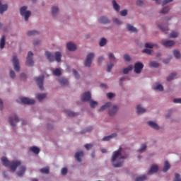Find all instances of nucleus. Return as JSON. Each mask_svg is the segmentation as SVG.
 <instances>
[{
    "mask_svg": "<svg viewBox=\"0 0 181 181\" xmlns=\"http://www.w3.org/2000/svg\"><path fill=\"white\" fill-rule=\"evenodd\" d=\"M61 173L62 175H63L64 176L67 175V168H64L62 169L61 170Z\"/></svg>",
    "mask_w": 181,
    "mask_h": 181,
    "instance_id": "nucleus-57",
    "label": "nucleus"
},
{
    "mask_svg": "<svg viewBox=\"0 0 181 181\" xmlns=\"http://www.w3.org/2000/svg\"><path fill=\"white\" fill-rule=\"evenodd\" d=\"M90 131H93L92 127H89L86 128L85 130L81 132V134H86V132H90Z\"/></svg>",
    "mask_w": 181,
    "mask_h": 181,
    "instance_id": "nucleus-49",
    "label": "nucleus"
},
{
    "mask_svg": "<svg viewBox=\"0 0 181 181\" xmlns=\"http://www.w3.org/2000/svg\"><path fill=\"white\" fill-rule=\"evenodd\" d=\"M170 2H173V0H164L163 1V6H165V5H168V4H170Z\"/></svg>",
    "mask_w": 181,
    "mask_h": 181,
    "instance_id": "nucleus-54",
    "label": "nucleus"
},
{
    "mask_svg": "<svg viewBox=\"0 0 181 181\" xmlns=\"http://www.w3.org/2000/svg\"><path fill=\"white\" fill-rule=\"evenodd\" d=\"M73 73L76 77V79L80 78V75L78 74V72H77V71H76L75 69L73 70Z\"/></svg>",
    "mask_w": 181,
    "mask_h": 181,
    "instance_id": "nucleus-58",
    "label": "nucleus"
},
{
    "mask_svg": "<svg viewBox=\"0 0 181 181\" xmlns=\"http://www.w3.org/2000/svg\"><path fill=\"white\" fill-rule=\"evenodd\" d=\"M84 156V152L78 151L75 153V159L77 162H81V158Z\"/></svg>",
    "mask_w": 181,
    "mask_h": 181,
    "instance_id": "nucleus-15",
    "label": "nucleus"
},
{
    "mask_svg": "<svg viewBox=\"0 0 181 181\" xmlns=\"http://www.w3.org/2000/svg\"><path fill=\"white\" fill-rule=\"evenodd\" d=\"M146 110L145 108L141 107V105H137L136 107V112L137 114H144V112H146Z\"/></svg>",
    "mask_w": 181,
    "mask_h": 181,
    "instance_id": "nucleus-25",
    "label": "nucleus"
},
{
    "mask_svg": "<svg viewBox=\"0 0 181 181\" xmlns=\"http://www.w3.org/2000/svg\"><path fill=\"white\" fill-rule=\"evenodd\" d=\"M134 69L132 65L129 66L127 68L123 69L124 74H128Z\"/></svg>",
    "mask_w": 181,
    "mask_h": 181,
    "instance_id": "nucleus-32",
    "label": "nucleus"
},
{
    "mask_svg": "<svg viewBox=\"0 0 181 181\" xmlns=\"http://www.w3.org/2000/svg\"><path fill=\"white\" fill-rule=\"evenodd\" d=\"M159 170V167L156 165H153L151 167L150 170L148 172L147 175H152L153 173H156L158 170Z\"/></svg>",
    "mask_w": 181,
    "mask_h": 181,
    "instance_id": "nucleus-16",
    "label": "nucleus"
},
{
    "mask_svg": "<svg viewBox=\"0 0 181 181\" xmlns=\"http://www.w3.org/2000/svg\"><path fill=\"white\" fill-rule=\"evenodd\" d=\"M153 88V90H158V91H163V86L159 83H156Z\"/></svg>",
    "mask_w": 181,
    "mask_h": 181,
    "instance_id": "nucleus-29",
    "label": "nucleus"
},
{
    "mask_svg": "<svg viewBox=\"0 0 181 181\" xmlns=\"http://www.w3.org/2000/svg\"><path fill=\"white\" fill-rule=\"evenodd\" d=\"M121 152H122V148L121 147L117 151L113 152L111 158L113 168H121L124 163V159L128 158V156H121Z\"/></svg>",
    "mask_w": 181,
    "mask_h": 181,
    "instance_id": "nucleus-1",
    "label": "nucleus"
},
{
    "mask_svg": "<svg viewBox=\"0 0 181 181\" xmlns=\"http://www.w3.org/2000/svg\"><path fill=\"white\" fill-rule=\"evenodd\" d=\"M25 170H26V167H25V166L21 167L20 169H19V171L17 173L18 176H19L20 177L23 176V175L25 174Z\"/></svg>",
    "mask_w": 181,
    "mask_h": 181,
    "instance_id": "nucleus-24",
    "label": "nucleus"
},
{
    "mask_svg": "<svg viewBox=\"0 0 181 181\" xmlns=\"http://www.w3.org/2000/svg\"><path fill=\"white\" fill-rule=\"evenodd\" d=\"M100 46H105L107 45V40L105 38H102L100 42H99Z\"/></svg>",
    "mask_w": 181,
    "mask_h": 181,
    "instance_id": "nucleus-45",
    "label": "nucleus"
},
{
    "mask_svg": "<svg viewBox=\"0 0 181 181\" xmlns=\"http://www.w3.org/2000/svg\"><path fill=\"white\" fill-rule=\"evenodd\" d=\"M147 123L151 128H153L154 129H159V125H158L155 122L148 121Z\"/></svg>",
    "mask_w": 181,
    "mask_h": 181,
    "instance_id": "nucleus-21",
    "label": "nucleus"
},
{
    "mask_svg": "<svg viewBox=\"0 0 181 181\" xmlns=\"http://www.w3.org/2000/svg\"><path fill=\"white\" fill-rule=\"evenodd\" d=\"M146 149V144H142L140 149L139 150V152H142L143 151H145Z\"/></svg>",
    "mask_w": 181,
    "mask_h": 181,
    "instance_id": "nucleus-59",
    "label": "nucleus"
},
{
    "mask_svg": "<svg viewBox=\"0 0 181 181\" xmlns=\"http://www.w3.org/2000/svg\"><path fill=\"white\" fill-rule=\"evenodd\" d=\"M159 28L162 32H164V33H168V31L169 30L168 27H164L163 25H159Z\"/></svg>",
    "mask_w": 181,
    "mask_h": 181,
    "instance_id": "nucleus-42",
    "label": "nucleus"
},
{
    "mask_svg": "<svg viewBox=\"0 0 181 181\" xmlns=\"http://www.w3.org/2000/svg\"><path fill=\"white\" fill-rule=\"evenodd\" d=\"M153 50L151 49H143V53H146V54H152Z\"/></svg>",
    "mask_w": 181,
    "mask_h": 181,
    "instance_id": "nucleus-52",
    "label": "nucleus"
},
{
    "mask_svg": "<svg viewBox=\"0 0 181 181\" xmlns=\"http://www.w3.org/2000/svg\"><path fill=\"white\" fill-rule=\"evenodd\" d=\"M16 76V75L15 74V71H10V77H11V78H15Z\"/></svg>",
    "mask_w": 181,
    "mask_h": 181,
    "instance_id": "nucleus-62",
    "label": "nucleus"
},
{
    "mask_svg": "<svg viewBox=\"0 0 181 181\" xmlns=\"http://www.w3.org/2000/svg\"><path fill=\"white\" fill-rule=\"evenodd\" d=\"M35 81L37 83V85L38 86L39 88L41 91H43V81H45V76L42 75L41 76L36 77Z\"/></svg>",
    "mask_w": 181,
    "mask_h": 181,
    "instance_id": "nucleus-9",
    "label": "nucleus"
},
{
    "mask_svg": "<svg viewBox=\"0 0 181 181\" xmlns=\"http://www.w3.org/2000/svg\"><path fill=\"white\" fill-rule=\"evenodd\" d=\"M170 8H169V6L164 7L160 12V13H168L169 12Z\"/></svg>",
    "mask_w": 181,
    "mask_h": 181,
    "instance_id": "nucleus-46",
    "label": "nucleus"
},
{
    "mask_svg": "<svg viewBox=\"0 0 181 181\" xmlns=\"http://www.w3.org/2000/svg\"><path fill=\"white\" fill-rule=\"evenodd\" d=\"M4 47H5V35H3L0 41V48L4 49Z\"/></svg>",
    "mask_w": 181,
    "mask_h": 181,
    "instance_id": "nucleus-36",
    "label": "nucleus"
},
{
    "mask_svg": "<svg viewBox=\"0 0 181 181\" xmlns=\"http://www.w3.org/2000/svg\"><path fill=\"white\" fill-rule=\"evenodd\" d=\"M66 114L68 117H76V113L71 112V111H67Z\"/></svg>",
    "mask_w": 181,
    "mask_h": 181,
    "instance_id": "nucleus-55",
    "label": "nucleus"
},
{
    "mask_svg": "<svg viewBox=\"0 0 181 181\" xmlns=\"http://www.w3.org/2000/svg\"><path fill=\"white\" fill-rule=\"evenodd\" d=\"M115 136H117V133H113L109 136H104L103 139H102V141H110V139H112V138H115Z\"/></svg>",
    "mask_w": 181,
    "mask_h": 181,
    "instance_id": "nucleus-22",
    "label": "nucleus"
},
{
    "mask_svg": "<svg viewBox=\"0 0 181 181\" xmlns=\"http://www.w3.org/2000/svg\"><path fill=\"white\" fill-rule=\"evenodd\" d=\"M161 44L163 45V46H165V47H172V46H175V41L162 40Z\"/></svg>",
    "mask_w": 181,
    "mask_h": 181,
    "instance_id": "nucleus-13",
    "label": "nucleus"
},
{
    "mask_svg": "<svg viewBox=\"0 0 181 181\" xmlns=\"http://www.w3.org/2000/svg\"><path fill=\"white\" fill-rule=\"evenodd\" d=\"M108 57L110 62L107 64V72L110 73L112 67H114V64L112 63H117V58H115V56L112 53H109Z\"/></svg>",
    "mask_w": 181,
    "mask_h": 181,
    "instance_id": "nucleus-5",
    "label": "nucleus"
},
{
    "mask_svg": "<svg viewBox=\"0 0 181 181\" xmlns=\"http://www.w3.org/2000/svg\"><path fill=\"white\" fill-rule=\"evenodd\" d=\"M170 169V164H169L168 161H165L164 163V168H163V172H168Z\"/></svg>",
    "mask_w": 181,
    "mask_h": 181,
    "instance_id": "nucleus-26",
    "label": "nucleus"
},
{
    "mask_svg": "<svg viewBox=\"0 0 181 181\" xmlns=\"http://www.w3.org/2000/svg\"><path fill=\"white\" fill-rule=\"evenodd\" d=\"M27 66H29V67H32L33 66V52H29L27 56V61H26Z\"/></svg>",
    "mask_w": 181,
    "mask_h": 181,
    "instance_id": "nucleus-10",
    "label": "nucleus"
},
{
    "mask_svg": "<svg viewBox=\"0 0 181 181\" xmlns=\"http://www.w3.org/2000/svg\"><path fill=\"white\" fill-rule=\"evenodd\" d=\"M105 110H109L108 112L110 115H115L117 114V111H118V106L117 105H112L111 102H108L101 106L98 111H104Z\"/></svg>",
    "mask_w": 181,
    "mask_h": 181,
    "instance_id": "nucleus-2",
    "label": "nucleus"
},
{
    "mask_svg": "<svg viewBox=\"0 0 181 181\" xmlns=\"http://www.w3.org/2000/svg\"><path fill=\"white\" fill-rule=\"evenodd\" d=\"M146 179H148L146 175H141V176L136 177L135 181H145V180H146Z\"/></svg>",
    "mask_w": 181,
    "mask_h": 181,
    "instance_id": "nucleus-37",
    "label": "nucleus"
},
{
    "mask_svg": "<svg viewBox=\"0 0 181 181\" xmlns=\"http://www.w3.org/2000/svg\"><path fill=\"white\" fill-rule=\"evenodd\" d=\"M49 172V167H45L40 170L41 173H46L47 175H48Z\"/></svg>",
    "mask_w": 181,
    "mask_h": 181,
    "instance_id": "nucleus-44",
    "label": "nucleus"
},
{
    "mask_svg": "<svg viewBox=\"0 0 181 181\" xmlns=\"http://www.w3.org/2000/svg\"><path fill=\"white\" fill-rule=\"evenodd\" d=\"M55 60L58 62V63L62 62V53L60 52L55 53Z\"/></svg>",
    "mask_w": 181,
    "mask_h": 181,
    "instance_id": "nucleus-31",
    "label": "nucleus"
},
{
    "mask_svg": "<svg viewBox=\"0 0 181 181\" xmlns=\"http://www.w3.org/2000/svg\"><path fill=\"white\" fill-rule=\"evenodd\" d=\"M30 151H31V152H33V153H35V155H39V153L40 152V149L36 146H33L30 148Z\"/></svg>",
    "mask_w": 181,
    "mask_h": 181,
    "instance_id": "nucleus-28",
    "label": "nucleus"
},
{
    "mask_svg": "<svg viewBox=\"0 0 181 181\" xmlns=\"http://www.w3.org/2000/svg\"><path fill=\"white\" fill-rule=\"evenodd\" d=\"M150 66H151V67H155V68H156V67H158V66H159V63H158V62H151L150 63Z\"/></svg>",
    "mask_w": 181,
    "mask_h": 181,
    "instance_id": "nucleus-47",
    "label": "nucleus"
},
{
    "mask_svg": "<svg viewBox=\"0 0 181 181\" xmlns=\"http://www.w3.org/2000/svg\"><path fill=\"white\" fill-rule=\"evenodd\" d=\"M145 47H146V49H153V47H158V45L146 42Z\"/></svg>",
    "mask_w": 181,
    "mask_h": 181,
    "instance_id": "nucleus-33",
    "label": "nucleus"
},
{
    "mask_svg": "<svg viewBox=\"0 0 181 181\" xmlns=\"http://www.w3.org/2000/svg\"><path fill=\"white\" fill-rule=\"evenodd\" d=\"M12 62H13L14 70L16 71H20L21 66H19V59H18V57L16 56L13 57Z\"/></svg>",
    "mask_w": 181,
    "mask_h": 181,
    "instance_id": "nucleus-12",
    "label": "nucleus"
},
{
    "mask_svg": "<svg viewBox=\"0 0 181 181\" xmlns=\"http://www.w3.org/2000/svg\"><path fill=\"white\" fill-rule=\"evenodd\" d=\"M107 97L109 99L113 98V97H115V94L112 93H107Z\"/></svg>",
    "mask_w": 181,
    "mask_h": 181,
    "instance_id": "nucleus-60",
    "label": "nucleus"
},
{
    "mask_svg": "<svg viewBox=\"0 0 181 181\" xmlns=\"http://www.w3.org/2000/svg\"><path fill=\"white\" fill-rule=\"evenodd\" d=\"M59 83L62 86H67L69 84V81H67L66 78H61L60 79H59Z\"/></svg>",
    "mask_w": 181,
    "mask_h": 181,
    "instance_id": "nucleus-30",
    "label": "nucleus"
},
{
    "mask_svg": "<svg viewBox=\"0 0 181 181\" xmlns=\"http://www.w3.org/2000/svg\"><path fill=\"white\" fill-rule=\"evenodd\" d=\"M53 75L56 76L57 77H59L62 76V71H60L59 69H56L53 71Z\"/></svg>",
    "mask_w": 181,
    "mask_h": 181,
    "instance_id": "nucleus-39",
    "label": "nucleus"
},
{
    "mask_svg": "<svg viewBox=\"0 0 181 181\" xmlns=\"http://www.w3.org/2000/svg\"><path fill=\"white\" fill-rule=\"evenodd\" d=\"M173 54L175 59H180V52H179V50H175Z\"/></svg>",
    "mask_w": 181,
    "mask_h": 181,
    "instance_id": "nucleus-43",
    "label": "nucleus"
},
{
    "mask_svg": "<svg viewBox=\"0 0 181 181\" xmlns=\"http://www.w3.org/2000/svg\"><path fill=\"white\" fill-rule=\"evenodd\" d=\"M45 56L49 62H54V55L49 52H45Z\"/></svg>",
    "mask_w": 181,
    "mask_h": 181,
    "instance_id": "nucleus-19",
    "label": "nucleus"
},
{
    "mask_svg": "<svg viewBox=\"0 0 181 181\" xmlns=\"http://www.w3.org/2000/svg\"><path fill=\"white\" fill-rule=\"evenodd\" d=\"M82 101H90L91 100V93L90 92H85L81 97Z\"/></svg>",
    "mask_w": 181,
    "mask_h": 181,
    "instance_id": "nucleus-14",
    "label": "nucleus"
},
{
    "mask_svg": "<svg viewBox=\"0 0 181 181\" xmlns=\"http://www.w3.org/2000/svg\"><path fill=\"white\" fill-rule=\"evenodd\" d=\"M28 36H35V35H39V33L36 30H30L28 32Z\"/></svg>",
    "mask_w": 181,
    "mask_h": 181,
    "instance_id": "nucleus-41",
    "label": "nucleus"
},
{
    "mask_svg": "<svg viewBox=\"0 0 181 181\" xmlns=\"http://www.w3.org/2000/svg\"><path fill=\"white\" fill-rule=\"evenodd\" d=\"M66 47H67L68 50H69V52H74V50H76V49H77L76 44H74L73 42H68L66 44Z\"/></svg>",
    "mask_w": 181,
    "mask_h": 181,
    "instance_id": "nucleus-17",
    "label": "nucleus"
},
{
    "mask_svg": "<svg viewBox=\"0 0 181 181\" xmlns=\"http://www.w3.org/2000/svg\"><path fill=\"white\" fill-rule=\"evenodd\" d=\"M127 29L129 32H133L134 33H136V32H138L136 28L132 26L131 24H127Z\"/></svg>",
    "mask_w": 181,
    "mask_h": 181,
    "instance_id": "nucleus-23",
    "label": "nucleus"
},
{
    "mask_svg": "<svg viewBox=\"0 0 181 181\" xmlns=\"http://www.w3.org/2000/svg\"><path fill=\"white\" fill-rule=\"evenodd\" d=\"M93 59H94V53H90L86 56V59L85 61V67H90L93 63Z\"/></svg>",
    "mask_w": 181,
    "mask_h": 181,
    "instance_id": "nucleus-7",
    "label": "nucleus"
},
{
    "mask_svg": "<svg viewBox=\"0 0 181 181\" xmlns=\"http://www.w3.org/2000/svg\"><path fill=\"white\" fill-rule=\"evenodd\" d=\"M8 122L11 127H15L19 122V117L16 115H11L8 118Z\"/></svg>",
    "mask_w": 181,
    "mask_h": 181,
    "instance_id": "nucleus-8",
    "label": "nucleus"
},
{
    "mask_svg": "<svg viewBox=\"0 0 181 181\" xmlns=\"http://www.w3.org/2000/svg\"><path fill=\"white\" fill-rule=\"evenodd\" d=\"M174 181H181L180 175H179L178 173H175Z\"/></svg>",
    "mask_w": 181,
    "mask_h": 181,
    "instance_id": "nucleus-50",
    "label": "nucleus"
},
{
    "mask_svg": "<svg viewBox=\"0 0 181 181\" xmlns=\"http://www.w3.org/2000/svg\"><path fill=\"white\" fill-rule=\"evenodd\" d=\"M177 74L176 73H173L171 74L168 78H167V81H172V80H173V78H175V77H176Z\"/></svg>",
    "mask_w": 181,
    "mask_h": 181,
    "instance_id": "nucleus-40",
    "label": "nucleus"
},
{
    "mask_svg": "<svg viewBox=\"0 0 181 181\" xmlns=\"http://www.w3.org/2000/svg\"><path fill=\"white\" fill-rule=\"evenodd\" d=\"M136 5H138V6H142L144 5V1H142V0H138L136 1Z\"/></svg>",
    "mask_w": 181,
    "mask_h": 181,
    "instance_id": "nucleus-63",
    "label": "nucleus"
},
{
    "mask_svg": "<svg viewBox=\"0 0 181 181\" xmlns=\"http://www.w3.org/2000/svg\"><path fill=\"white\" fill-rule=\"evenodd\" d=\"M120 15L121 16H127V15H128V11L122 10V11H120Z\"/></svg>",
    "mask_w": 181,
    "mask_h": 181,
    "instance_id": "nucleus-53",
    "label": "nucleus"
},
{
    "mask_svg": "<svg viewBox=\"0 0 181 181\" xmlns=\"http://www.w3.org/2000/svg\"><path fill=\"white\" fill-rule=\"evenodd\" d=\"M1 162L4 166H8L12 172H15L18 166L21 165V161H8L6 157L1 158Z\"/></svg>",
    "mask_w": 181,
    "mask_h": 181,
    "instance_id": "nucleus-3",
    "label": "nucleus"
},
{
    "mask_svg": "<svg viewBox=\"0 0 181 181\" xmlns=\"http://www.w3.org/2000/svg\"><path fill=\"white\" fill-rule=\"evenodd\" d=\"M124 59L125 62H130L131 61V57L129 54H125L124 55Z\"/></svg>",
    "mask_w": 181,
    "mask_h": 181,
    "instance_id": "nucleus-51",
    "label": "nucleus"
},
{
    "mask_svg": "<svg viewBox=\"0 0 181 181\" xmlns=\"http://www.w3.org/2000/svg\"><path fill=\"white\" fill-rule=\"evenodd\" d=\"M90 106L91 108H95L98 105V103L97 101H94L93 100H89Z\"/></svg>",
    "mask_w": 181,
    "mask_h": 181,
    "instance_id": "nucleus-35",
    "label": "nucleus"
},
{
    "mask_svg": "<svg viewBox=\"0 0 181 181\" xmlns=\"http://www.w3.org/2000/svg\"><path fill=\"white\" fill-rule=\"evenodd\" d=\"M142 69H144V64L142 62H137L134 64V73L136 74H141Z\"/></svg>",
    "mask_w": 181,
    "mask_h": 181,
    "instance_id": "nucleus-11",
    "label": "nucleus"
},
{
    "mask_svg": "<svg viewBox=\"0 0 181 181\" xmlns=\"http://www.w3.org/2000/svg\"><path fill=\"white\" fill-rule=\"evenodd\" d=\"M111 21H110V19H108V18L105 17V16H102L99 18V23H110Z\"/></svg>",
    "mask_w": 181,
    "mask_h": 181,
    "instance_id": "nucleus-20",
    "label": "nucleus"
},
{
    "mask_svg": "<svg viewBox=\"0 0 181 181\" xmlns=\"http://www.w3.org/2000/svg\"><path fill=\"white\" fill-rule=\"evenodd\" d=\"M85 148H86V149H87V151H90V149H91V148H93V144H86L85 145Z\"/></svg>",
    "mask_w": 181,
    "mask_h": 181,
    "instance_id": "nucleus-56",
    "label": "nucleus"
},
{
    "mask_svg": "<svg viewBox=\"0 0 181 181\" xmlns=\"http://www.w3.org/2000/svg\"><path fill=\"white\" fill-rule=\"evenodd\" d=\"M173 103L181 104V98H175Z\"/></svg>",
    "mask_w": 181,
    "mask_h": 181,
    "instance_id": "nucleus-64",
    "label": "nucleus"
},
{
    "mask_svg": "<svg viewBox=\"0 0 181 181\" xmlns=\"http://www.w3.org/2000/svg\"><path fill=\"white\" fill-rule=\"evenodd\" d=\"M17 103H22L23 104H28L32 105L35 104V101L33 99H29L28 98H20L16 100Z\"/></svg>",
    "mask_w": 181,
    "mask_h": 181,
    "instance_id": "nucleus-6",
    "label": "nucleus"
},
{
    "mask_svg": "<svg viewBox=\"0 0 181 181\" xmlns=\"http://www.w3.org/2000/svg\"><path fill=\"white\" fill-rule=\"evenodd\" d=\"M112 4L115 11H116V12H119L120 7H119V5H118V4H117V1L115 0H113L112 1Z\"/></svg>",
    "mask_w": 181,
    "mask_h": 181,
    "instance_id": "nucleus-27",
    "label": "nucleus"
},
{
    "mask_svg": "<svg viewBox=\"0 0 181 181\" xmlns=\"http://www.w3.org/2000/svg\"><path fill=\"white\" fill-rule=\"evenodd\" d=\"M52 16H56L59 13V8L57 6H54L52 8Z\"/></svg>",
    "mask_w": 181,
    "mask_h": 181,
    "instance_id": "nucleus-34",
    "label": "nucleus"
},
{
    "mask_svg": "<svg viewBox=\"0 0 181 181\" xmlns=\"http://www.w3.org/2000/svg\"><path fill=\"white\" fill-rule=\"evenodd\" d=\"M177 36H179V33H176V32H172L170 34V38H173V37H177Z\"/></svg>",
    "mask_w": 181,
    "mask_h": 181,
    "instance_id": "nucleus-48",
    "label": "nucleus"
},
{
    "mask_svg": "<svg viewBox=\"0 0 181 181\" xmlns=\"http://www.w3.org/2000/svg\"><path fill=\"white\" fill-rule=\"evenodd\" d=\"M114 23H116V25H121L122 23V22L118 18H115Z\"/></svg>",
    "mask_w": 181,
    "mask_h": 181,
    "instance_id": "nucleus-61",
    "label": "nucleus"
},
{
    "mask_svg": "<svg viewBox=\"0 0 181 181\" xmlns=\"http://www.w3.org/2000/svg\"><path fill=\"white\" fill-rule=\"evenodd\" d=\"M8 11V4H2V2L0 1V13H4Z\"/></svg>",
    "mask_w": 181,
    "mask_h": 181,
    "instance_id": "nucleus-18",
    "label": "nucleus"
},
{
    "mask_svg": "<svg viewBox=\"0 0 181 181\" xmlns=\"http://www.w3.org/2000/svg\"><path fill=\"white\" fill-rule=\"evenodd\" d=\"M37 98L40 101H42V100H45V98H46V93L37 94Z\"/></svg>",
    "mask_w": 181,
    "mask_h": 181,
    "instance_id": "nucleus-38",
    "label": "nucleus"
},
{
    "mask_svg": "<svg viewBox=\"0 0 181 181\" xmlns=\"http://www.w3.org/2000/svg\"><path fill=\"white\" fill-rule=\"evenodd\" d=\"M20 15H21V16H24L25 21L28 22L29 21V17L32 15V12H30V11H28V7L24 6L20 9Z\"/></svg>",
    "mask_w": 181,
    "mask_h": 181,
    "instance_id": "nucleus-4",
    "label": "nucleus"
}]
</instances>
